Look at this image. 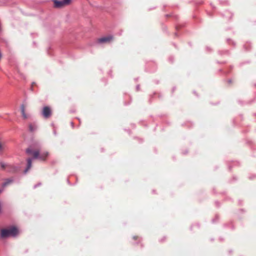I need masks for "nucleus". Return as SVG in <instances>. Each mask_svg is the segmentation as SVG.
Masks as SVG:
<instances>
[{
	"label": "nucleus",
	"instance_id": "nucleus-5",
	"mask_svg": "<svg viewBox=\"0 0 256 256\" xmlns=\"http://www.w3.org/2000/svg\"><path fill=\"white\" fill-rule=\"evenodd\" d=\"M1 167L2 169L6 168V167L10 169V172H16L18 170V168L14 166H12L10 165H5L2 163L1 164Z\"/></svg>",
	"mask_w": 256,
	"mask_h": 256
},
{
	"label": "nucleus",
	"instance_id": "nucleus-15",
	"mask_svg": "<svg viewBox=\"0 0 256 256\" xmlns=\"http://www.w3.org/2000/svg\"><path fill=\"white\" fill-rule=\"evenodd\" d=\"M138 238V236H134V237H133V238H134V240H136Z\"/></svg>",
	"mask_w": 256,
	"mask_h": 256
},
{
	"label": "nucleus",
	"instance_id": "nucleus-14",
	"mask_svg": "<svg viewBox=\"0 0 256 256\" xmlns=\"http://www.w3.org/2000/svg\"><path fill=\"white\" fill-rule=\"evenodd\" d=\"M36 84V83L34 82H33L32 84V86H31V90H33V86Z\"/></svg>",
	"mask_w": 256,
	"mask_h": 256
},
{
	"label": "nucleus",
	"instance_id": "nucleus-2",
	"mask_svg": "<svg viewBox=\"0 0 256 256\" xmlns=\"http://www.w3.org/2000/svg\"><path fill=\"white\" fill-rule=\"evenodd\" d=\"M18 232V229L15 227H10L1 230L0 236L2 238H6L10 236H15Z\"/></svg>",
	"mask_w": 256,
	"mask_h": 256
},
{
	"label": "nucleus",
	"instance_id": "nucleus-12",
	"mask_svg": "<svg viewBox=\"0 0 256 256\" xmlns=\"http://www.w3.org/2000/svg\"><path fill=\"white\" fill-rule=\"evenodd\" d=\"M4 144L3 142L0 141V152H2L4 149Z\"/></svg>",
	"mask_w": 256,
	"mask_h": 256
},
{
	"label": "nucleus",
	"instance_id": "nucleus-7",
	"mask_svg": "<svg viewBox=\"0 0 256 256\" xmlns=\"http://www.w3.org/2000/svg\"><path fill=\"white\" fill-rule=\"evenodd\" d=\"M13 182V180L10 178V179H7L6 182L2 184V186H7L9 184L12 183Z\"/></svg>",
	"mask_w": 256,
	"mask_h": 256
},
{
	"label": "nucleus",
	"instance_id": "nucleus-10",
	"mask_svg": "<svg viewBox=\"0 0 256 256\" xmlns=\"http://www.w3.org/2000/svg\"><path fill=\"white\" fill-rule=\"evenodd\" d=\"M52 113H42V116L44 118H48L50 116Z\"/></svg>",
	"mask_w": 256,
	"mask_h": 256
},
{
	"label": "nucleus",
	"instance_id": "nucleus-6",
	"mask_svg": "<svg viewBox=\"0 0 256 256\" xmlns=\"http://www.w3.org/2000/svg\"><path fill=\"white\" fill-rule=\"evenodd\" d=\"M28 128L30 132H33L36 129V125L30 124H29Z\"/></svg>",
	"mask_w": 256,
	"mask_h": 256
},
{
	"label": "nucleus",
	"instance_id": "nucleus-4",
	"mask_svg": "<svg viewBox=\"0 0 256 256\" xmlns=\"http://www.w3.org/2000/svg\"><path fill=\"white\" fill-rule=\"evenodd\" d=\"M114 38L112 36H108L105 37H102L98 39L97 42L98 43L102 44V43H108L110 42Z\"/></svg>",
	"mask_w": 256,
	"mask_h": 256
},
{
	"label": "nucleus",
	"instance_id": "nucleus-9",
	"mask_svg": "<svg viewBox=\"0 0 256 256\" xmlns=\"http://www.w3.org/2000/svg\"><path fill=\"white\" fill-rule=\"evenodd\" d=\"M51 108L48 106H44L42 112H50Z\"/></svg>",
	"mask_w": 256,
	"mask_h": 256
},
{
	"label": "nucleus",
	"instance_id": "nucleus-1",
	"mask_svg": "<svg viewBox=\"0 0 256 256\" xmlns=\"http://www.w3.org/2000/svg\"><path fill=\"white\" fill-rule=\"evenodd\" d=\"M26 152L28 154L32 155L34 158H38L41 160H45L48 156V152H44L40 153L38 150H32L30 148H28Z\"/></svg>",
	"mask_w": 256,
	"mask_h": 256
},
{
	"label": "nucleus",
	"instance_id": "nucleus-11",
	"mask_svg": "<svg viewBox=\"0 0 256 256\" xmlns=\"http://www.w3.org/2000/svg\"><path fill=\"white\" fill-rule=\"evenodd\" d=\"M30 116L28 113H22V118L24 120H26L29 118Z\"/></svg>",
	"mask_w": 256,
	"mask_h": 256
},
{
	"label": "nucleus",
	"instance_id": "nucleus-8",
	"mask_svg": "<svg viewBox=\"0 0 256 256\" xmlns=\"http://www.w3.org/2000/svg\"><path fill=\"white\" fill-rule=\"evenodd\" d=\"M27 161H28V168H27L26 170V171H28L30 168V167L32 166V160L30 158L28 159Z\"/></svg>",
	"mask_w": 256,
	"mask_h": 256
},
{
	"label": "nucleus",
	"instance_id": "nucleus-13",
	"mask_svg": "<svg viewBox=\"0 0 256 256\" xmlns=\"http://www.w3.org/2000/svg\"><path fill=\"white\" fill-rule=\"evenodd\" d=\"M20 110L22 112H24L25 110V106L24 104H22L20 107Z\"/></svg>",
	"mask_w": 256,
	"mask_h": 256
},
{
	"label": "nucleus",
	"instance_id": "nucleus-3",
	"mask_svg": "<svg viewBox=\"0 0 256 256\" xmlns=\"http://www.w3.org/2000/svg\"><path fill=\"white\" fill-rule=\"evenodd\" d=\"M72 0H62L59 1L58 0H53L54 6L56 8H61L66 6L69 5Z\"/></svg>",
	"mask_w": 256,
	"mask_h": 256
}]
</instances>
